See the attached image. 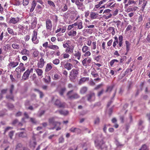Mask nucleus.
<instances>
[{"label": "nucleus", "mask_w": 150, "mask_h": 150, "mask_svg": "<svg viewBox=\"0 0 150 150\" xmlns=\"http://www.w3.org/2000/svg\"><path fill=\"white\" fill-rule=\"evenodd\" d=\"M104 137L102 135H101L100 138H98L95 142L96 146L100 148L104 144L103 141Z\"/></svg>", "instance_id": "1"}, {"label": "nucleus", "mask_w": 150, "mask_h": 150, "mask_svg": "<svg viewBox=\"0 0 150 150\" xmlns=\"http://www.w3.org/2000/svg\"><path fill=\"white\" fill-rule=\"evenodd\" d=\"M46 27L48 31H51L52 27V22L50 19H47L46 21Z\"/></svg>", "instance_id": "2"}, {"label": "nucleus", "mask_w": 150, "mask_h": 150, "mask_svg": "<svg viewBox=\"0 0 150 150\" xmlns=\"http://www.w3.org/2000/svg\"><path fill=\"white\" fill-rule=\"evenodd\" d=\"M49 122L50 125H52L54 126V127L52 129H54L55 128V127L59 126L60 125V122L55 121L54 118L53 117L49 119Z\"/></svg>", "instance_id": "3"}, {"label": "nucleus", "mask_w": 150, "mask_h": 150, "mask_svg": "<svg viewBox=\"0 0 150 150\" xmlns=\"http://www.w3.org/2000/svg\"><path fill=\"white\" fill-rule=\"evenodd\" d=\"M91 61V59L90 58H86L82 61V64L83 66L87 68V66H90V64Z\"/></svg>", "instance_id": "4"}, {"label": "nucleus", "mask_w": 150, "mask_h": 150, "mask_svg": "<svg viewBox=\"0 0 150 150\" xmlns=\"http://www.w3.org/2000/svg\"><path fill=\"white\" fill-rule=\"evenodd\" d=\"M37 31L34 30L32 35V41L35 44H37L38 42V40H37Z\"/></svg>", "instance_id": "5"}, {"label": "nucleus", "mask_w": 150, "mask_h": 150, "mask_svg": "<svg viewBox=\"0 0 150 150\" xmlns=\"http://www.w3.org/2000/svg\"><path fill=\"white\" fill-rule=\"evenodd\" d=\"M87 100L88 101H93L95 99V95L94 93L91 92L86 96Z\"/></svg>", "instance_id": "6"}, {"label": "nucleus", "mask_w": 150, "mask_h": 150, "mask_svg": "<svg viewBox=\"0 0 150 150\" xmlns=\"http://www.w3.org/2000/svg\"><path fill=\"white\" fill-rule=\"evenodd\" d=\"M33 70V69H31L30 70H27L24 73L23 76V79L24 80H26L28 79L29 75L30 72Z\"/></svg>", "instance_id": "7"}, {"label": "nucleus", "mask_w": 150, "mask_h": 150, "mask_svg": "<svg viewBox=\"0 0 150 150\" xmlns=\"http://www.w3.org/2000/svg\"><path fill=\"white\" fill-rule=\"evenodd\" d=\"M19 64L17 61L10 62L8 64V66L10 68H13L16 67Z\"/></svg>", "instance_id": "8"}, {"label": "nucleus", "mask_w": 150, "mask_h": 150, "mask_svg": "<svg viewBox=\"0 0 150 150\" xmlns=\"http://www.w3.org/2000/svg\"><path fill=\"white\" fill-rule=\"evenodd\" d=\"M16 150H29L28 149L24 147L20 143L18 144L16 147Z\"/></svg>", "instance_id": "9"}, {"label": "nucleus", "mask_w": 150, "mask_h": 150, "mask_svg": "<svg viewBox=\"0 0 150 150\" xmlns=\"http://www.w3.org/2000/svg\"><path fill=\"white\" fill-rule=\"evenodd\" d=\"M19 21V18L18 17L16 18H11L9 21V23L13 24H15L18 23Z\"/></svg>", "instance_id": "10"}, {"label": "nucleus", "mask_w": 150, "mask_h": 150, "mask_svg": "<svg viewBox=\"0 0 150 150\" xmlns=\"http://www.w3.org/2000/svg\"><path fill=\"white\" fill-rule=\"evenodd\" d=\"M45 63L44 59L42 58H41L37 64V66L39 68H42L44 67Z\"/></svg>", "instance_id": "11"}, {"label": "nucleus", "mask_w": 150, "mask_h": 150, "mask_svg": "<svg viewBox=\"0 0 150 150\" xmlns=\"http://www.w3.org/2000/svg\"><path fill=\"white\" fill-rule=\"evenodd\" d=\"M74 26H77V29L79 30L83 28L82 22L81 21H78L76 23H74Z\"/></svg>", "instance_id": "12"}, {"label": "nucleus", "mask_w": 150, "mask_h": 150, "mask_svg": "<svg viewBox=\"0 0 150 150\" xmlns=\"http://www.w3.org/2000/svg\"><path fill=\"white\" fill-rule=\"evenodd\" d=\"M73 55L76 58H77L78 60H79L81 58V53L80 52L78 51H75L73 53Z\"/></svg>", "instance_id": "13"}, {"label": "nucleus", "mask_w": 150, "mask_h": 150, "mask_svg": "<svg viewBox=\"0 0 150 150\" xmlns=\"http://www.w3.org/2000/svg\"><path fill=\"white\" fill-rule=\"evenodd\" d=\"M98 14L95 12H91L90 17L91 19H94L98 18Z\"/></svg>", "instance_id": "14"}, {"label": "nucleus", "mask_w": 150, "mask_h": 150, "mask_svg": "<svg viewBox=\"0 0 150 150\" xmlns=\"http://www.w3.org/2000/svg\"><path fill=\"white\" fill-rule=\"evenodd\" d=\"M78 74V72L77 70L73 69L70 72V75L72 77L76 76Z\"/></svg>", "instance_id": "15"}, {"label": "nucleus", "mask_w": 150, "mask_h": 150, "mask_svg": "<svg viewBox=\"0 0 150 150\" xmlns=\"http://www.w3.org/2000/svg\"><path fill=\"white\" fill-rule=\"evenodd\" d=\"M64 67L68 70H69L73 68V65L71 63L67 62L64 65Z\"/></svg>", "instance_id": "16"}, {"label": "nucleus", "mask_w": 150, "mask_h": 150, "mask_svg": "<svg viewBox=\"0 0 150 150\" xmlns=\"http://www.w3.org/2000/svg\"><path fill=\"white\" fill-rule=\"evenodd\" d=\"M54 104L59 107H63L65 106L64 103H62L58 100H57L55 102Z\"/></svg>", "instance_id": "17"}, {"label": "nucleus", "mask_w": 150, "mask_h": 150, "mask_svg": "<svg viewBox=\"0 0 150 150\" xmlns=\"http://www.w3.org/2000/svg\"><path fill=\"white\" fill-rule=\"evenodd\" d=\"M69 131L72 132L79 133L80 132L81 130L79 128L72 127L69 129Z\"/></svg>", "instance_id": "18"}, {"label": "nucleus", "mask_w": 150, "mask_h": 150, "mask_svg": "<svg viewBox=\"0 0 150 150\" xmlns=\"http://www.w3.org/2000/svg\"><path fill=\"white\" fill-rule=\"evenodd\" d=\"M74 47L73 46H69L65 50L66 53H73Z\"/></svg>", "instance_id": "19"}, {"label": "nucleus", "mask_w": 150, "mask_h": 150, "mask_svg": "<svg viewBox=\"0 0 150 150\" xmlns=\"http://www.w3.org/2000/svg\"><path fill=\"white\" fill-rule=\"evenodd\" d=\"M56 112H58L60 114L64 115H67L69 114V111L66 110H60L57 111Z\"/></svg>", "instance_id": "20"}, {"label": "nucleus", "mask_w": 150, "mask_h": 150, "mask_svg": "<svg viewBox=\"0 0 150 150\" xmlns=\"http://www.w3.org/2000/svg\"><path fill=\"white\" fill-rule=\"evenodd\" d=\"M52 64L51 63H49L47 64L45 69V71L47 72L51 70L52 68Z\"/></svg>", "instance_id": "21"}, {"label": "nucleus", "mask_w": 150, "mask_h": 150, "mask_svg": "<svg viewBox=\"0 0 150 150\" xmlns=\"http://www.w3.org/2000/svg\"><path fill=\"white\" fill-rule=\"evenodd\" d=\"M21 54L22 55H25L27 56H29L30 55L29 51L25 49H23L21 51Z\"/></svg>", "instance_id": "22"}, {"label": "nucleus", "mask_w": 150, "mask_h": 150, "mask_svg": "<svg viewBox=\"0 0 150 150\" xmlns=\"http://www.w3.org/2000/svg\"><path fill=\"white\" fill-rule=\"evenodd\" d=\"M68 35L69 36H74L76 35V32L74 30H71L68 33Z\"/></svg>", "instance_id": "23"}, {"label": "nucleus", "mask_w": 150, "mask_h": 150, "mask_svg": "<svg viewBox=\"0 0 150 150\" xmlns=\"http://www.w3.org/2000/svg\"><path fill=\"white\" fill-rule=\"evenodd\" d=\"M66 90L65 87L61 88L59 91V94L61 96H63L64 93Z\"/></svg>", "instance_id": "24"}, {"label": "nucleus", "mask_w": 150, "mask_h": 150, "mask_svg": "<svg viewBox=\"0 0 150 150\" xmlns=\"http://www.w3.org/2000/svg\"><path fill=\"white\" fill-rule=\"evenodd\" d=\"M88 80H89L88 78H87V77L81 78L79 81V85H81V84L84 83L86 81Z\"/></svg>", "instance_id": "25"}, {"label": "nucleus", "mask_w": 150, "mask_h": 150, "mask_svg": "<svg viewBox=\"0 0 150 150\" xmlns=\"http://www.w3.org/2000/svg\"><path fill=\"white\" fill-rule=\"evenodd\" d=\"M19 137L22 138H26L27 137V134L26 133L24 132H21L18 133Z\"/></svg>", "instance_id": "26"}, {"label": "nucleus", "mask_w": 150, "mask_h": 150, "mask_svg": "<svg viewBox=\"0 0 150 150\" xmlns=\"http://www.w3.org/2000/svg\"><path fill=\"white\" fill-rule=\"evenodd\" d=\"M48 47L50 49L53 50H57L59 49V48L58 46L55 45H50L48 46Z\"/></svg>", "instance_id": "27"}, {"label": "nucleus", "mask_w": 150, "mask_h": 150, "mask_svg": "<svg viewBox=\"0 0 150 150\" xmlns=\"http://www.w3.org/2000/svg\"><path fill=\"white\" fill-rule=\"evenodd\" d=\"M79 96L76 93H74L73 94L72 96L70 97L71 98V99H76L79 98Z\"/></svg>", "instance_id": "28"}, {"label": "nucleus", "mask_w": 150, "mask_h": 150, "mask_svg": "<svg viewBox=\"0 0 150 150\" xmlns=\"http://www.w3.org/2000/svg\"><path fill=\"white\" fill-rule=\"evenodd\" d=\"M73 90H71L68 91L66 94V96L68 99H71V98L70 97L72 96L73 95Z\"/></svg>", "instance_id": "29"}, {"label": "nucleus", "mask_w": 150, "mask_h": 150, "mask_svg": "<svg viewBox=\"0 0 150 150\" xmlns=\"http://www.w3.org/2000/svg\"><path fill=\"white\" fill-rule=\"evenodd\" d=\"M35 70L38 76H41L43 73V71L41 69H36Z\"/></svg>", "instance_id": "30"}, {"label": "nucleus", "mask_w": 150, "mask_h": 150, "mask_svg": "<svg viewBox=\"0 0 150 150\" xmlns=\"http://www.w3.org/2000/svg\"><path fill=\"white\" fill-rule=\"evenodd\" d=\"M118 62V61L116 59H114L111 60L109 64L111 67H112L114 64H116V63Z\"/></svg>", "instance_id": "31"}, {"label": "nucleus", "mask_w": 150, "mask_h": 150, "mask_svg": "<svg viewBox=\"0 0 150 150\" xmlns=\"http://www.w3.org/2000/svg\"><path fill=\"white\" fill-rule=\"evenodd\" d=\"M87 90V88L86 87H82L80 89V93H81L83 94L85 93Z\"/></svg>", "instance_id": "32"}, {"label": "nucleus", "mask_w": 150, "mask_h": 150, "mask_svg": "<svg viewBox=\"0 0 150 150\" xmlns=\"http://www.w3.org/2000/svg\"><path fill=\"white\" fill-rule=\"evenodd\" d=\"M119 42H118V45L120 47H121L122 44L123 37L121 35H120L119 37Z\"/></svg>", "instance_id": "33"}, {"label": "nucleus", "mask_w": 150, "mask_h": 150, "mask_svg": "<svg viewBox=\"0 0 150 150\" xmlns=\"http://www.w3.org/2000/svg\"><path fill=\"white\" fill-rule=\"evenodd\" d=\"M125 43L126 51L128 52L130 50V44L127 41H126Z\"/></svg>", "instance_id": "34"}, {"label": "nucleus", "mask_w": 150, "mask_h": 150, "mask_svg": "<svg viewBox=\"0 0 150 150\" xmlns=\"http://www.w3.org/2000/svg\"><path fill=\"white\" fill-rule=\"evenodd\" d=\"M52 78L53 80H58L60 78V76L58 74H54L53 76H52Z\"/></svg>", "instance_id": "35"}, {"label": "nucleus", "mask_w": 150, "mask_h": 150, "mask_svg": "<svg viewBox=\"0 0 150 150\" xmlns=\"http://www.w3.org/2000/svg\"><path fill=\"white\" fill-rule=\"evenodd\" d=\"M89 47L86 45H84L82 48V51L83 53H84L88 51Z\"/></svg>", "instance_id": "36"}, {"label": "nucleus", "mask_w": 150, "mask_h": 150, "mask_svg": "<svg viewBox=\"0 0 150 150\" xmlns=\"http://www.w3.org/2000/svg\"><path fill=\"white\" fill-rule=\"evenodd\" d=\"M3 49L5 51H7L10 50L11 47L10 45L7 44L4 46Z\"/></svg>", "instance_id": "37"}, {"label": "nucleus", "mask_w": 150, "mask_h": 150, "mask_svg": "<svg viewBox=\"0 0 150 150\" xmlns=\"http://www.w3.org/2000/svg\"><path fill=\"white\" fill-rule=\"evenodd\" d=\"M139 150H149V149L148 146L145 144H144L142 145Z\"/></svg>", "instance_id": "38"}, {"label": "nucleus", "mask_w": 150, "mask_h": 150, "mask_svg": "<svg viewBox=\"0 0 150 150\" xmlns=\"http://www.w3.org/2000/svg\"><path fill=\"white\" fill-rule=\"evenodd\" d=\"M12 46L13 48L14 49L18 50L20 48L19 45L16 43L13 44L12 45Z\"/></svg>", "instance_id": "39"}, {"label": "nucleus", "mask_w": 150, "mask_h": 150, "mask_svg": "<svg viewBox=\"0 0 150 150\" xmlns=\"http://www.w3.org/2000/svg\"><path fill=\"white\" fill-rule=\"evenodd\" d=\"M136 2L134 1L133 0H129L127 3L125 5L126 6H127L132 4H135Z\"/></svg>", "instance_id": "40"}, {"label": "nucleus", "mask_w": 150, "mask_h": 150, "mask_svg": "<svg viewBox=\"0 0 150 150\" xmlns=\"http://www.w3.org/2000/svg\"><path fill=\"white\" fill-rule=\"evenodd\" d=\"M36 6V3L34 2H33L32 4L31 8L30 10V11L32 12L34 10Z\"/></svg>", "instance_id": "41"}, {"label": "nucleus", "mask_w": 150, "mask_h": 150, "mask_svg": "<svg viewBox=\"0 0 150 150\" xmlns=\"http://www.w3.org/2000/svg\"><path fill=\"white\" fill-rule=\"evenodd\" d=\"M109 30L111 32V33L112 35H114L115 34V29L112 27H110L108 28Z\"/></svg>", "instance_id": "42"}, {"label": "nucleus", "mask_w": 150, "mask_h": 150, "mask_svg": "<svg viewBox=\"0 0 150 150\" xmlns=\"http://www.w3.org/2000/svg\"><path fill=\"white\" fill-rule=\"evenodd\" d=\"M96 48V42H93L92 43V45L91 47V50H95Z\"/></svg>", "instance_id": "43"}, {"label": "nucleus", "mask_w": 150, "mask_h": 150, "mask_svg": "<svg viewBox=\"0 0 150 150\" xmlns=\"http://www.w3.org/2000/svg\"><path fill=\"white\" fill-rule=\"evenodd\" d=\"M84 54H83V55L84 56L86 57H89L91 54V52L89 51H87V52H84Z\"/></svg>", "instance_id": "44"}, {"label": "nucleus", "mask_w": 150, "mask_h": 150, "mask_svg": "<svg viewBox=\"0 0 150 150\" xmlns=\"http://www.w3.org/2000/svg\"><path fill=\"white\" fill-rule=\"evenodd\" d=\"M48 4L50 5V6H52L53 7H55V5L54 3L51 1V0H48L47 1Z\"/></svg>", "instance_id": "45"}, {"label": "nucleus", "mask_w": 150, "mask_h": 150, "mask_svg": "<svg viewBox=\"0 0 150 150\" xmlns=\"http://www.w3.org/2000/svg\"><path fill=\"white\" fill-rule=\"evenodd\" d=\"M60 61L59 59H56L54 60L53 61V63L55 65H57L59 63Z\"/></svg>", "instance_id": "46"}, {"label": "nucleus", "mask_w": 150, "mask_h": 150, "mask_svg": "<svg viewBox=\"0 0 150 150\" xmlns=\"http://www.w3.org/2000/svg\"><path fill=\"white\" fill-rule=\"evenodd\" d=\"M103 85V83H101L100 84L96 86V87H95L94 89L95 90H97L101 88Z\"/></svg>", "instance_id": "47"}, {"label": "nucleus", "mask_w": 150, "mask_h": 150, "mask_svg": "<svg viewBox=\"0 0 150 150\" xmlns=\"http://www.w3.org/2000/svg\"><path fill=\"white\" fill-rule=\"evenodd\" d=\"M112 14L111 13L109 14V15H108V16H107L106 15L104 14L103 16V17L105 19H108L110 18H111V17L112 16Z\"/></svg>", "instance_id": "48"}, {"label": "nucleus", "mask_w": 150, "mask_h": 150, "mask_svg": "<svg viewBox=\"0 0 150 150\" xmlns=\"http://www.w3.org/2000/svg\"><path fill=\"white\" fill-rule=\"evenodd\" d=\"M143 16L142 15H140L138 19V22L139 24H141L142 23L143 20Z\"/></svg>", "instance_id": "49"}, {"label": "nucleus", "mask_w": 150, "mask_h": 150, "mask_svg": "<svg viewBox=\"0 0 150 150\" xmlns=\"http://www.w3.org/2000/svg\"><path fill=\"white\" fill-rule=\"evenodd\" d=\"M7 31L10 34H12V35H14V33L13 31V30L10 28H7Z\"/></svg>", "instance_id": "50"}, {"label": "nucleus", "mask_w": 150, "mask_h": 150, "mask_svg": "<svg viewBox=\"0 0 150 150\" xmlns=\"http://www.w3.org/2000/svg\"><path fill=\"white\" fill-rule=\"evenodd\" d=\"M39 54V52L37 50H35L33 52V55L34 57H37Z\"/></svg>", "instance_id": "51"}, {"label": "nucleus", "mask_w": 150, "mask_h": 150, "mask_svg": "<svg viewBox=\"0 0 150 150\" xmlns=\"http://www.w3.org/2000/svg\"><path fill=\"white\" fill-rule=\"evenodd\" d=\"M68 9L67 7L66 4H65L64 5L63 7L62 8V10L63 12H64L66 11Z\"/></svg>", "instance_id": "52"}, {"label": "nucleus", "mask_w": 150, "mask_h": 150, "mask_svg": "<svg viewBox=\"0 0 150 150\" xmlns=\"http://www.w3.org/2000/svg\"><path fill=\"white\" fill-rule=\"evenodd\" d=\"M35 90L38 92L40 94V98H42L44 96V94L42 92H41V91H40L38 89H35Z\"/></svg>", "instance_id": "53"}, {"label": "nucleus", "mask_w": 150, "mask_h": 150, "mask_svg": "<svg viewBox=\"0 0 150 150\" xmlns=\"http://www.w3.org/2000/svg\"><path fill=\"white\" fill-rule=\"evenodd\" d=\"M112 88L113 87L112 86L108 87L107 88L106 91V92H110L112 91Z\"/></svg>", "instance_id": "54"}, {"label": "nucleus", "mask_w": 150, "mask_h": 150, "mask_svg": "<svg viewBox=\"0 0 150 150\" xmlns=\"http://www.w3.org/2000/svg\"><path fill=\"white\" fill-rule=\"evenodd\" d=\"M100 122V119L99 118H96L94 121V124L96 125H98Z\"/></svg>", "instance_id": "55"}, {"label": "nucleus", "mask_w": 150, "mask_h": 150, "mask_svg": "<svg viewBox=\"0 0 150 150\" xmlns=\"http://www.w3.org/2000/svg\"><path fill=\"white\" fill-rule=\"evenodd\" d=\"M6 98L8 99H11L13 100V96L12 95V94H11V95H7L6 96Z\"/></svg>", "instance_id": "56"}, {"label": "nucleus", "mask_w": 150, "mask_h": 150, "mask_svg": "<svg viewBox=\"0 0 150 150\" xmlns=\"http://www.w3.org/2000/svg\"><path fill=\"white\" fill-rule=\"evenodd\" d=\"M63 57L64 59L68 58L69 57V55L67 53H63Z\"/></svg>", "instance_id": "57"}, {"label": "nucleus", "mask_w": 150, "mask_h": 150, "mask_svg": "<svg viewBox=\"0 0 150 150\" xmlns=\"http://www.w3.org/2000/svg\"><path fill=\"white\" fill-rule=\"evenodd\" d=\"M74 26H75L74 24L69 25L68 26L67 29L68 30H71Z\"/></svg>", "instance_id": "58"}, {"label": "nucleus", "mask_w": 150, "mask_h": 150, "mask_svg": "<svg viewBox=\"0 0 150 150\" xmlns=\"http://www.w3.org/2000/svg\"><path fill=\"white\" fill-rule=\"evenodd\" d=\"M148 22L146 23V28H150V18L148 20Z\"/></svg>", "instance_id": "59"}, {"label": "nucleus", "mask_w": 150, "mask_h": 150, "mask_svg": "<svg viewBox=\"0 0 150 150\" xmlns=\"http://www.w3.org/2000/svg\"><path fill=\"white\" fill-rule=\"evenodd\" d=\"M28 3V0H23V4L24 6L27 5Z\"/></svg>", "instance_id": "60"}, {"label": "nucleus", "mask_w": 150, "mask_h": 150, "mask_svg": "<svg viewBox=\"0 0 150 150\" xmlns=\"http://www.w3.org/2000/svg\"><path fill=\"white\" fill-rule=\"evenodd\" d=\"M33 22L32 23V24L34 25L35 26L37 24V21L36 19L35 18H33L32 19Z\"/></svg>", "instance_id": "61"}, {"label": "nucleus", "mask_w": 150, "mask_h": 150, "mask_svg": "<svg viewBox=\"0 0 150 150\" xmlns=\"http://www.w3.org/2000/svg\"><path fill=\"white\" fill-rule=\"evenodd\" d=\"M14 132L13 131H11L9 133V135L11 139H12V137L13 136Z\"/></svg>", "instance_id": "62"}, {"label": "nucleus", "mask_w": 150, "mask_h": 150, "mask_svg": "<svg viewBox=\"0 0 150 150\" xmlns=\"http://www.w3.org/2000/svg\"><path fill=\"white\" fill-rule=\"evenodd\" d=\"M64 141V139L63 137H60L59 139V143H62Z\"/></svg>", "instance_id": "63"}, {"label": "nucleus", "mask_w": 150, "mask_h": 150, "mask_svg": "<svg viewBox=\"0 0 150 150\" xmlns=\"http://www.w3.org/2000/svg\"><path fill=\"white\" fill-rule=\"evenodd\" d=\"M63 47L64 48H66V49L69 46V44L68 43L66 42L65 44H63Z\"/></svg>", "instance_id": "64"}]
</instances>
